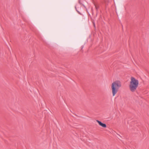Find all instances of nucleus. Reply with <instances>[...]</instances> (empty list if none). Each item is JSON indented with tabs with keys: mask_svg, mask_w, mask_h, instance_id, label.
<instances>
[{
	"mask_svg": "<svg viewBox=\"0 0 149 149\" xmlns=\"http://www.w3.org/2000/svg\"><path fill=\"white\" fill-rule=\"evenodd\" d=\"M96 121L98 123L99 125L101 126L102 127L104 128H106L107 127V125L106 124L102 123L100 121L97 120Z\"/></svg>",
	"mask_w": 149,
	"mask_h": 149,
	"instance_id": "7ed1b4c3",
	"label": "nucleus"
},
{
	"mask_svg": "<svg viewBox=\"0 0 149 149\" xmlns=\"http://www.w3.org/2000/svg\"><path fill=\"white\" fill-rule=\"evenodd\" d=\"M121 86V83L119 81H115L112 83L111 87L113 96H114L117 93Z\"/></svg>",
	"mask_w": 149,
	"mask_h": 149,
	"instance_id": "f03ea898",
	"label": "nucleus"
},
{
	"mask_svg": "<svg viewBox=\"0 0 149 149\" xmlns=\"http://www.w3.org/2000/svg\"><path fill=\"white\" fill-rule=\"evenodd\" d=\"M139 85V81L134 77L131 78V81L129 84L130 90L132 92H134L136 90Z\"/></svg>",
	"mask_w": 149,
	"mask_h": 149,
	"instance_id": "f257e3e1",
	"label": "nucleus"
},
{
	"mask_svg": "<svg viewBox=\"0 0 149 149\" xmlns=\"http://www.w3.org/2000/svg\"><path fill=\"white\" fill-rule=\"evenodd\" d=\"M75 8L76 11L77 12L79 13V14L81 15V14L80 13L79 11H78L77 10V8H76V6H75Z\"/></svg>",
	"mask_w": 149,
	"mask_h": 149,
	"instance_id": "39448f33",
	"label": "nucleus"
},
{
	"mask_svg": "<svg viewBox=\"0 0 149 149\" xmlns=\"http://www.w3.org/2000/svg\"><path fill=\"white\" fill-rule=\"evenodd\" d=\"M95 6L96 10L97 11L99 8V5L98 4H95Z\"/></svg>",
	"mask_w": 149,
	"mask_h": 149,
	"instance_id": "20e7f679",
	"label": "nucleus"
},
{
	"mask_svg": "<svg viewBox=\"0 0 149 149\" xmlns=\"http://www.w3.org/2000/svg\"><path fill=\"white\" fill-rule=\"evenodd\" d=\"M79 3L80 4H81V3H80V0H79Z\"/></svg>",
	"mask_w": 149,
	"mask_h": 149,
	"instance_id": "423d86ee",
	"label": "nucleus"
}]
</instances>
